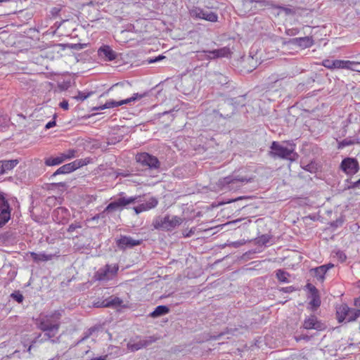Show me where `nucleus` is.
Here are the masks:
<instances>
[{
	"label": "nucleus",
	"mask_w": 360,
	"mask_h": 360,
	"mask_svg": "<svg viewBox=\"0 0 360 360\" xmlns=\"http://www.w3.org/2000/svg\"><path fill=\"white\" fill-rule=\"evenodd\" d=\"M309 298L311 299L309 305V309L312 311H316L318 307L321 305V299L319 293L312 294V295H309Z\"/></svg>",
	"instance_id": "nucleus-31"
},
{
	"label": "nucleus",
	"mask_w": 360,
	"mask_h": 360,
	"mask_svg": "<svg viewBox=\"0 0 360 360\" xmlns=\"http://www.w3.org/2000/svg\"><path fill=\"white\" fill-rule=\"evenodd\" d=\"M244 219H237L236 220H233V221H230L229 222H227L225 225H232V224H236L240 221H241L242 220H243Z\"/></svg>",
	"instance_id": "nucleus-61"
},
{
	"label": "nucleus",
	"mask_w": 360,
	"mask_h": 360,
	"mask_svg": "<svg viewBox=\"0 0 360 360\" xmlns=\"http://www.w3.org/2000/svg\"><path fill=\"white\" fill-rule=\"evenodd\" d=\"M305 288L309 290L310 295H312V294L319 293L316 287L309 283L306 285Z\"/></svg>",
	"instance_id": "nucleus-47"
},
{
	"label": "nucleus",
	"mask_w": 360,
	"mask_h": 360,
	"mask_svg": "<svg viewBox=\"0 0 360 360\" xmlns=\"http://www.w3.org/2000/svg\"><path fill=\"white\" fill-rule=\"evenodd\" d=\"M183 222V219L177 216L170 218L169 214L164 217H157L153 221V226L155 229L172 231L179 226Z\"/></svg>",
	"instance_id": "nucleus-4"
},
{
	"label": "nucleus",
	"mask_w": 360,
	"mask_h": 360,
	"mask_svg": "<svg viewBox=\"0 0 360 360\" xmlns=\"http://www.w3.org/2000/svg\"><path fill=\"white\" fill-rule=\"evenodd\" d=\"M335 266L334 264L332 262H328V264L317 266H311L309 270H329L331 268Z\"/></svg>",
	"instance_id": "nucleus-39"
},
{
	"label": "nucleus",
	"mask_w": 360,
	"mask_h": 360,
	"mask_svg": "<svg viewBox=\"0 0 360 360\" xmlns=\"http://www.w3.org/2000/svg\"><path fill=\"white\" fill-rule=\"evenodd\" d=\"M157 340H158V338H155V336H148V337H146L145 338H143L142 340H139L137 342H134V340H130L127 343V349L130 352H134L138 351L141 349L147 347L148 346H149L151 344H153V342H155Z\"/></svg>",
	"instance_id": "nucleus-11"
},
{
	"label": "nucleus",
	"mask_w": 360,
	"mask_h": 360,
	"mask_svg": "<svg viewBox=\"0 0 360 360\" xmlns=\"http://www.w3.org/2000/svg\"><path fill=\"white\" fill-rule=\"evenodd\" d=\"M164 58H165V56L159 55L158 56L150 58L148 59L147 61H148V63L150 64V63H154L159 62Z\"/></svg>",
	"instance_id": "nucleus-48"
},
{
	"label": "nucleus",
	"mask_w": 360,
	"mask_h": 360,
	"mask_svg": "<svg viewBox=\"0 0 360 360\" xmlns=\"http://www.w3.org/2000/svg\"><path fill=\"white\" fill-rule=\"evenodd\" d=\"M169 309L165 305L158 306L150 314V316L153 318H157L168 314Z\"/></svg>",
	"instance_id": "nucleus-29"
},
{
	"label": "nucleus",
	"mask_w": 360,
	"mask_h": 360,
	"mask_svg": "<svg viewBox=\"0 0 360 360\" xmlns=\"http://www.w3.org/2000/svg\"><path fill=\"white\" fill-rule=\"evenodd\" d=\"M151 93H152V90H150L149 91L143 92V94H139V93L134 94L133 96L131 97V100H132V102L136 101L138 100L141 99L142 98L149 96Z\"/></svg>",
	"instance_id": "nucleus-38"
},
{
	"label": "nucleus",
	"mask_w": 360,
	"mask_h": 360,
	"mask_svg": "<svg viewBox=\"0 0 360 360\" xmlns=\"http://www.w3.org/2000/svg\"><path fill=\"white\" fill-rule=\"evenodd\" d=\"M253 180V176H243L235 171L231 175L219 179L217 185L223 190L231 191Z\"/></svg>",
	"instance_id": "nucleus-3"
},
{
	"label": "nucleus",
	"mask_w": 360,
	"mask_h": 360,
	"mask_svg": "<svg viewBox=\"0 0 360 360\" xmlns=\"http://www.w3.org/2000/svg\"><path fill=\"white\" fill-rule=\"evenodd\" d=\"M56 117H57V115L54 114L53 120L49 121L45 125V129H51V128H52V127H55L56 125Z\"/></svg>",
	"instance_id": "nucleus-49"
},
{
	"label": "nucleus",
	"mask_w": 360,
	"mask_h": 360,
	"mask_svg": "<svg viewBox=\"0 0 360 360\" xmlns=\"http://www.w3.org/2000/svg\"><path fill=\"white\" fill-rule=\"evenodd\" d=\"M248 3H256L259 4L260 7H269L276 8V4L272 0H245Z\"/></svg>",
	"instance_id": "nucleus-32"
},
{
	"label": "nucleus",
	"mask_w": 360,
	"mask_h": 360,
	"mask_svg": "<svg viewBox=\"0 0 360 360\" xmlns=\"http://www.w3.org/2000/svg\"><path fill=\"white\" fill-rule=\"evenodd\" d=\"M322 65L330 70L338 68V60L325 59L322 61Z\"/></svg>",
	"instance_id": "nucleus-35"
},
{
	"label": "nucleus",
	"mask_w": 360,
	"mask_h": 360,
	"mask_svg": "<svg viewBox=\"0 0 360 360\" xmlns=\"http://www.w3.org/2000/svg\"><path fill=\"white\" fill-rule=\"evenodd\" d=\"M63 162V159L60 153L56 157L50 156L44 158V164L49 167L59 165Z\"/></svg>",
	"instance_id": "nucleus-26"
},
{
	"label": "nucleus",
	"mask_w": 360,
	"mask_h": 360,
	"mask_svg": "<svg viewBox=\"0 0 360 360\" xmlns=\"http://www.w3.org/2000/svg\"><path fill=\"white\" fill-rule=\"evenodd\" d=\"M189 15L195 20H205L211 22L218 21V15L215 12L208 11L198 6H192L188 10Z\"/></svg>",
	"instance_id": "nucleus-5"
},
{
	"label": "nucleus",
	"mask_w": 360,
	"mask_h": 360,
	"mask_svg": "<svg viewBox=\"0 0 360 360\" xmlns=\"http://www.w3.org/2000/svg\"><path fill=\"white\" fill-rule=\"evenodd\" d=\"M62 312V310H55L46 314H40L36 319L35 323L37 328L44 333V338L40 342H42L46 340H51L53 343L56 342V341L52 338H54L59 331Z\"/></svg>",
	"instance_id": "nucleus-1"
},
{
	"label": "nucleus",
	"mask_w": 360,
	"mask_h": 360,
	"mask_svg": "<svg viewBox=\"0 0 360 360\" xmlns=\"http://www.w3.org/2000/svg\"><path fill=\"white\" fill-rule=\"evenodd\" d=\"M8 126V119L6 116H0V131L6 128Z\"/></svg>",
	"instance_id": "nucleus-46"
},
{
	"label": "nucleus",
	"mask_w": 360,
	"mask_h": 360,
	"mask_svg": "<svg viewBox=\"0 0 360 360\" xmlns=\"http://www.w3.org/2000/svg\"><path fill=\"white\" fill-rule=\"evenodd\" d=\"M50 187L51 188H62L63 190H65L68 188V185H67L66 182L52 183V184H50Z\"/></svg>",
	"instance_id": "nucleus-44"
},
{
	"label": "nucleus",
	"mask_w": 360,
	"mask_h": 360,
	"mask_svg": "<svg viewBox=\"0 0 360 360\" xmlns=\"http://www.w3.org/2000/svg\"><path fill=\"white\" fill-rule=\"evenodd\" d=\"M107 357H108L107 355H104V356H98V357H93L90 360H106Z\"/></svg>",
	"instance_id": "nucleus-63"
},
{
	"label": "nucleus",
	"mask_w": 360,
	"mask_h": 360,
	"mask_svg": "<svg viewBox=\"0 0 360 360\" xmlns=\"http://www.w3.org/2000/svg\"><path fill=\"white\" fill-rule=\"evenodd\" d=\"M54 46H60L62 50H65V49L68 48V46H70V44H54Z\"/></svg>",
	"instance_id": "nucleus-60"
},
{
	"label": "nucleus",
	"mask_w": 360,
	"mask_h": 360,
	"mask_svg": "<svg viewBox=\"0 0 360 360\" xmlns=\"http://www.w3.org/2000/svg\"><path fill=\"white\" fill-rule=\"evenodd\" d=\"M117 271H96L94 278L96 280L101 281H106L115 275Z\"/></svg>",
	"instance_id": "nucleus-30"
},
{
	"label": "nucleus",
	"mask_w": 360,
	"mask_h": 360,
	"mask_svg": "<svg viewBox=\"0 0 360 360\" xmlns=\"http://www.w3.org/2000/svg\"><path fill=\"white\" fill-rule=\"evenodd\" d=\"M139 203V205L133 207V210L136 214H139L142 212L155 208L158 205V200L155 197H151L146 202H141Z\"/></svg>",
	"instance_id": "nucleus-18"
},
{
	"label": "nucleus",
	"mask_w": 360,
	"mask_h": 360,
	"mask_svg": "<svg viewBox=\"0 0 360 360\" xmlns=\"http://www.w3.org/2000/svg\"><path fill=\"white\" fill-rule=\"evenodd\" d=\"M11 208L4 193L0 192V228L11 219Z\"/></svg>",
	"instance_id": "nucleus-9"
},
{
	"label": "nucleus",
	"mask_w": 360,
	"mask_h": 360,
	"mask_svg": "<svg viewBox=\"0 0 360 360\" xmlns=\"http://www.w3.org/2000/svg\"><path fill=\"white\" fill-rule=\"evenodd\" d=\"M303 327L307 330L314 329L316 330H322L326 326L318 320L315 315H311L304 319Z\"/></svg>",
	"instance_id": "nucleus-19"
},
{
	"label": "nucleus",
	"mask_w": 360,
	"mask_h": 360,
	"mask_svg": "<svg viewBox=\"0 0 360 360\" xmlns=\"http://www.w3.org/2000/svg\"><path fill=\"white\" fill-rule=\"evenodd\" d=\"M354 143V141L353 140L346 139L340 142L339 141V148H342L346 146L352 145Z\"/></svg>",
	"instance_id": "nucleus-45"
},
{
	"label": "nucleus",
	"mask_w": 360,
	"mask_h": 360,
	"mask_svg": "<svg viewBox=\"0 0 360 360\" xmlns=\"http://www.w3.org/2000/svg\"><path fill=\"white\" fill-rule=\"evenodd\" d=\"M115 243L117 248L124 251L141 245L143 240H134L131 236L120 235V238L116 239Z\"/></svg>",
	"instance_id": "nucleus-10"
},
{
	"label": "nucleus",
	"mask_w": 360,
	"mask_h": 360,
	"mask_svg": "<svg viewBox=\"0 0 360 360\" xmlns=\"http://www.w3.org/2000/svg\"><path fill=\"white\" fill-rule=\"evenodd\" d=\"M245 243L244 242H242L240 240L239 241H235V242H233L231 243V246L233 247V248H239L240 246H241L242 245H243Z\"/></svg>",
	"instance_id": "nucleus-56"
},
{
	"label": "nucleus",
	"mask_w": 360,
	"mask_h": 360,
	"mask_svg": "<svg viewBox=\"0 0 360 360\" xmlns=\"http://www.w3.org/2000/svg\"><path fill=\"white\" fill-rule=\"evenodd\" d=\"M276 277L281 282H283V283L290 282V276L288 271H277Z\"/></svg>",
	"instance_id": "nucleus-34"
},
{
	"label": "nucleus",
	"mask_w": 360,
	"mask_h": 360,
	"mask_svg": "<svg viewBox=\"0 0 360 360\" xmlns=\"http://www.w3.org/2000/svg\"><path fill=\"white\" fill-rule=\"evenodd\" d=\"M107 102H108V108H116V107L120 106V101H115L111 100V101H107Z\"/></svg>",
	"instance_id": "nucleus-53"
},
{
	"label": "nucleus",
	"mask_w": 360,
	"mask_h": 360,
	"mask_svg": "<svg viewBox=\"0 0 360 360\" xmlns=\"http://www.w3.org/2000/svg\"><path fill=\"white\" fill-rule=\"evenodd\" d=\"M89 163V161L86 159H77L75 161L65 164L60 167H59L56 172H54L50 176V179L59 175V174H65L71 173L76 169L80 168L81 167L86 165Z\"/></svg>",
	"instance_id": "nucleus-8"
},
{
	"label": "nucleus",
	"mask_w": 360,
	"mask_h": 360,
	"mask_svg": "<svg viewBox=\"0 0 360 360\" xmlns=\"http://www.w3.org/2000/svg\"><path fill=\"white\" fill-rule=\"evenodd\" d=\"M18 163V159L0 160V175L13 169Z\"/></svg>",
	"instance_id": "nucleus-23"
},
{
	"label": "nucleus",
	"mask_w": 360,
	"mask_h": 360,
	"mask_svg": "<svg viewBox=\"0 0 360 360\" xmlns=\"http://www.w3.org/2000/svg\"><path fill=\"white\" fill-rule=\"evenodd\" d=\"M283 143H286L287 146H283L278 141H272L269 155L274 158L289 160L291 162L297 161L300 156L295 151L296 144L294 141H284Z\"/></svg>",
	"instance_id": "nucleus-2"
},
{
	"label": "nucleus",
	"mask_w": 360,
	"mask_h": 360,
	"mask_svg": "<svg viewBox=\"0 0 360 360\" xmlns=\"http://www.w3.org/2000/svg\"><path fill=\"white\" fill-rule=\"evenodd\" d=\"M124 209L120 196L108 204V210H110L112 213L117 211L121 212Z\"/></svg>",
	"instance_id": "nucleus-27"
},
{
	"label": "nucleus",
	"mask_w": 360,
	"mask_h": 360,
	"mask_svg": "<svg viewBox=\"0 0 360 360\" xmlns=\"http://www.w3.org/2000/svg\"><path fill=\"white\" fill-rule=\"evenodd\" d=\"M136 161L150 170L158 169L160 167V162L158 158L146 152L137 153Z\"/></svg>",
	"instance_id": "nucleus-7"
},
{
	"label": "nucleus",
	"mask_w": 360,
	"mask_h": 360,
	"mask_svg": "<svg viewBox=\"0 0 360 360\" xmlns=\"http://www.w3.org/2000/svg\"><path fill=\"white\" fill-rule=\"evenodd\" d=\"M272 236L269 234H263L256 238H255V243L259 246L266 245L270 242Z\"/></svg>",
	"instance_id": "nucleus-33"
},
{
	"label": "nucleus",
	"mask_w": 360,
	"mask_h": 360,
	"mask_svg": "<svg viewBox=\"0 0 360 360\" xmlns=\"http://www.w3.org/2000/svg\"><path fill=\"white\" fill-rule=\"evenodd\" d=\"M277 8V9H279V10L283 11L286 15H290V14H294L295 13V11L293 9L288 8V7H285L284 6H280V5H276V8Z\"/></svg>",
	"instance_id": "nucleus-42"
},
{
	"label": "nucleus",
	"mask_w": 360,
	"mask_h": 360,
	"mask_svg": "<svg viewBox=\"0 0 360 360\" xmlns=\"http://www.w3.org/2000/svg\"><path fill=\"white\" fill-rule=\"evenodd\" d=\"M346 256L342 252L339 251V262H344Z\"/></svg>",
	"instance_id": "nucleus-64"
},
{
	"label": "nucleus",
	"mask_w": 360,
	"mask_h": 360,
	"mask_svg": "<svg viewBox=\"0 0 360 360\" xmlns=\"http://www.w3.org/2000/svg\"><path fill=\"white\" fill-rule=\"evenodd\" d=\"M233 101V98L221 101L217 108L213 110V112L224 119L231 117L236 110Z\"/></svg>",
	"instance_id": "nucleus-6"
},
{
	"label": "nucleus",
	"mask_w": 360,
	"mask_h": 360,
	"mask_svg": "<svg viewBox=\"0 0 360 360\" xmlns=\"http://www.w3.org/2000/svg\"><path fill=\"white\" fill-rule=\"evenodd\" d=\"M360 63L350 61V60H339V69L345 68L352 71L360 72L359 69Z\"/></svg>",
	"instance_id": "nucleus-24"
},
{
	"label": "nucleus",
	"mask_w": 360,
	"mask_h": 360,
	"mask_svg": "<svg viewBox=\"0 0 360 360\" xmlns=\"http://www.w3.org/2000/svg\"><path fill=\"white\" fill-rule=\"evenodd\" d=\"M11 297L15 300L18 303H21L23 301V295L19 291H15L11 293Z\"/></svg>",
	"instance_id": "nucleus-40"
},
{
	"label": "nucleus",
	"mask_w": 360,
	"mask_h": 360,
	"mask_svg": "<svg viewBox=\"0 0 360 360\" xmlns=\"http://www.w3.org/2000/svg\"><path fill=\"white\" fill-rule=\"evenodd\" d=\"M315 272V277L319 280L320 282H322L325 278V273L326 271H314Z\"/></svg>",
	"instance_id": "nucleus-50"
},
{
	"label": "nucleus",
	"mask_w": 360,
	"mask_h": 360,
	"mask_svg": "<svg viewBox=\"0 0 360 360\" xmlns=\"http://www.w3.org/2000/svg\"><path fill=\"white\" fill-rule=\"evenodd\" d=\"M60 12V8H57V7H54L51 10V14L53 17L58 15Z\"/></svg>",
	"instance_id": "nucleus-55"
},
{
	"label": "nucleus",
	"mask_w": 360,
	"mask_h": 360,
	"mask_svg": "<svg viewBox=\"0 0 360 360\" xmlns=\"http://www.w3.org/2000/svg\"><path fill=\"white\" fill-rule=\"evenodd\" d=\"M131 102H132V100H131V97L128 98L127 99L121 100V101H120V106L124 105V104H129Z\"/></svg>",
	"instance_id": "nucleus-59"
},
{
	"label": "nucleus",
	"mask_w": 360,
	"mask_h": 360,
	"mask_svg": "<svg viewBox=\"0 0 360 360\" xmlns=\"http://www.w3.org/2000/svg\"><path fill=\"white\" fill-rule=\"evenodd\" d=\"M360 316V309L349 308L347 305L343 304L341 307V315L339 316V323L344 321L348 322L355 321Z\"/></svg>",
	"instance_id": "nucleus-12"
},
{
	"label": "nucleus",
	"mask_w": 360,
	"mask_h": 360,
	"mask_svg": "<svg viewBox=\"0 0 360 360\" xmlns=\"http://www.w3.org/2000/svg\"><path fill=\"white\" fill-rule=\"evenodd\" d=\"M112 212L110 210H108V205H107L105 207V208L101 212L98 213V215L101 219H104L106 217V216L109 215Z\"/></svg>",
	"instance_id": "nucleus-51"
},
{
	"label": "nucleus",
	"mask_w": 360,
	"mask_h": 360,
	"mask_svg": "<svg viewBox=\"0 0 360 360\" xmlns=\"http://www.w3.org/2000/svg\"><path fill=\"white\" fill-rule=\"evenodd\" d=\"M123 303L122 299L117 297H110L104 300V306L105 307H120Z\"/></svg>",
	"instance_id": "nucleus-28"
},
{
	"label": "nucleus",
	"mask_w": 360,
	"mask_h": 360,
	"mask_svg": "<svg viewBox=\"0 0 360 360\" xmlns=\"http://www.w3.org/2000/svg\"><path fill=\"white\" fill-rule=\"evenodd\" d=\"M69 210L63 207H57L52 212V218L58 224H67L69 221Z\"/></svg>",
	"instance_id": "nucleus-17"
},
{
	"label": "nucleus",
	"mask_w": 360,
	"mask_h": 360,
	"mask_svg": "<svg viewBox=\"0 0 360 360\" xmlns=\"http://www.w3.org/2000/svg\"><path fill=\"white\" fill-rule=\"evenodd\" d=\"M77 153V150L75 149H69L66 152L60 153L61 156L63 159V161H66L68 160H70L75 157H76V153Z\"/></svg>",
	"instance_id": "nucleus-36"
},
{
	"label": "nucleus",
	"mask_w": 360,
	"mask_h": 360,
	"mask_svg": "<svg viewBox=\"0 0 360 360\" xmlns=\"http://www.w3.org/2000/svg\"><path fill=\"white\" fill-rule=\"evenodd\" d=\"M284 44H290L299 46L301 49H307L312 46L314 41L312 37H296L289 39L287 41L283 42Z\"/></svg>",
	"instance_id": "nucleus-14"
},
{
	"label": "nucleus",
	"mask_w": 360,
	"mask_h": 360,
	"mask_svg": "<svg viewBox=\"0 0 360 360\" xmlns=\"http://www.w3.org/2000/svg\"><path fill=\"white\" fill-rule=\"evenodd\" d=\"M301 167L305 172H308L311 174H314V176H316V174L319 169V165L315 160H311L310 162L307 165H304V163L302 162Z\"/></svg>",
	"instance_id": "nucleus-25"
},
{
	"label": "nucleus",
	"mask_w": 360,
	"mask_h": 360,
	"mask_svg": "<svg viewBox=\"0 0 360 360\" xmlns=\"http://www.w3.org/2000/svg\"><path fill=\"white\" fill-rule=\"evenodd\" d=\"M119 196L121 198L123 209H129L131 205L143 202L146 194L127 197L124 192H121Z\"/></svg>",
	"instance_id": "nucleus-20"
},
{
	"label": "nucleus",
	"mask_w": 360,
	"mask_h": 360,
	"mask_svg": "<svg viewBox=\"0 0 360 360\" xmlns=\"http://www.w3.org/2000/svg\"><path fill=\"white\" fill-rule=\"evenodd\" d=\"M195 228L193 227L191 228L189 231L184 235L185 237H191L194 233H195Z\"/></svg>",
	"instance_id": "nucleus-58"
},
{
	"label": "nucleus",
	"mask_w": 360,
	"mask_h": 360,
	"mask_svg": "<svg viewBox=\"0 0 360 360\" xmlns=\"http://www.w3.org/2000/svg\"><path fill=\"white\" fill-rule=\"evenodd\" d=\"M87 44H70V46H68V49L79 51L82 50L87 46Z\"/></svg>",
	"instance_id": "nucleus-41"
},
{
	"label": "nucleus",
	"mask_w": 360,
	"mask_h": 360,
	"mask_svg": "<svg viewBox=\"0 0 360 360\" xmlns=\"http://www.w3.org/2000/svg\"><path fill=\"white\" fill-rule=\"evenodd\" d=\"M59 252L56 253H46V252H30V257L34 262L39 264L40 262H47L51 260L55 257H58Z\"/></svg>",
	"instance_id": "nucleus-22"
},
{
	"label": "nucleus",
	"mask_w": 360,
	"mask_h": 360,
	"mask_svg": "<svg viewBox=\"0 0 360 360\" xmlns=\"http://www.w3.org/2000/svg\"><path fill=\"white\" fill-rule=\"evenodd\" d=\"M103 304H104V300H103V301H101V302L98 301V302H94V306L95 307H105L104 305H103Z\"/></svg>",
	"instance_id": "nucleus-62"
},
{
	"label": "nucleus",
	"mask_w": 360,
	"mask_h": 360,
	"mask_svg": "<svg viewBox=\"0 0 360 360\" xmlns=\"http://www.w3.org/2000/svg\"><path fill=\"white\" fill-rule=\"evenodd\" d=\"M282 290L285 292H291L294 290H295V288L292 286H288V287H286V288H283L282 289Z\"/></svg>",
	"instance_id": "nucleus-57"
},
{
	"label": "nucleus",
	"mask_w": 360,
	"mask_h": 360,
	"mask_svg": "<svg viewBox=\"0 0 360 360\" xmlns=\"http://www.w3.org/2000/svg\"><path fill=\"white\" fill-rule=\"evenodd\" d=\"M209 79L214 84L221 86H225L226 88L232 87L231 81L228 76L220 72H214L208 73Z\"/></svg>",
	"instance_id": "nucleus-16"
},
{
	"label": "nucleus",
	"mask_w": 360,
	"mask_h": 360,
	"mask_svg": "<svg viewBox=\"0 0 360 360\" xmlns=\"http://www.w3.org/2000/svg\"><path fill=\"white\" fill-rule=\"evenodd\" d=\"M94 94V91H90L88 92L78 91L77 96H74L73 98L77 101H84L87 98L90 97L91 95Z\"/></svg>",
	"instance_id": "nucleus-37"
},
{
	"label": "nucleus",
	"mask_w": 360,
	"mask_h": 360,
	"mask_svg": "<svg viewBox=\"0 0 360 360\" xmlns=\"http://www.w3.org/2000/svg\"><path fill=\"white\" fill-rule=\"evenodd\" d=\"M82 224L80 222L75 221V223L71 224L69 227L67 229V231L68 233H72L75 231L77 229H81Z\"/></svg>",
	"instance_id": "nucleus-43"
},
{
	"label": "nucleus",
	"mask_w": 360,
	"mask_h": 360,
	"mask_svg": "<svg viewBox=\"0 0 360 360\" xmlns=\"http://www.w3.org/2000/svg\"><path fill=\"white\" fill-rule=\"evenodd\" d=\"M205 53H209L208 57L210 59H216L219 58H231L232 52L227 46H224L218 49L212 51H205Z\"/></svg>",
	"instance_id": "nucleus-21"
},
{
	"label": "nucleus",
	"mask_w": 360,
	"mask_h": 360,
	"mask_svg": "<svg viewBox=\"0 0 360 360\" xmlns=\"http://www.w3.org/2000/svg\"><path fill=\"white\" fill-rule=\"evenodd\" d=\"M298 176L300 179H303L306 181H311L313 179L310 175L306 174L304 172H300Z\"/></svg>",
	"instance_id": "nucleus-52"
},
{
	"label": "nucleus",
	"mask_w": 360,
	"mask_h": 360,
	"mask_svg": "<svg viewBox=\"0 0 360 360\" xmlns=\"http://www.w3.org/2000/svg\"><path fill=\"white\" fill-rule=\"evenodd\" d=\"M340 168L347 175H354L359 169V162L355 158H346L342 160Z\"/></svg>",
	"instance_id": "nucleus-13"
},
{
	"label": "nucleus",
	"mask_w": 360,
	"mask_h": 360,
	"mask_svg": "<svg viewBox=\"0 0 360 360\" xmlns=\"http://www.w3.org/2000/svg\"><path fill=\"white\" fill-rule=\"evenodd\" d=\"M97 52L100 58L108 62L115 60L119 56L109 45L106 44H103Z\"/></svg>",
	"instance_id": "nucleus-15"
},
{
	"label": "nucleus",
	"mask_w": 360,
	"mask_h": 360,
	"mask_svg": "<svg viewBox=\"0 0 360 360\" xmlns=\"http://www.w3.org/2000/svg\"><path fill=\"white\" fill-rule=\"evenodd\" d=\"M59 106L65 110H68L69 109V103H68V101L67 100H63L60 103H59Z\"/></svg>",
	"instance_id": "nucleus-54"
}]
</instances>
